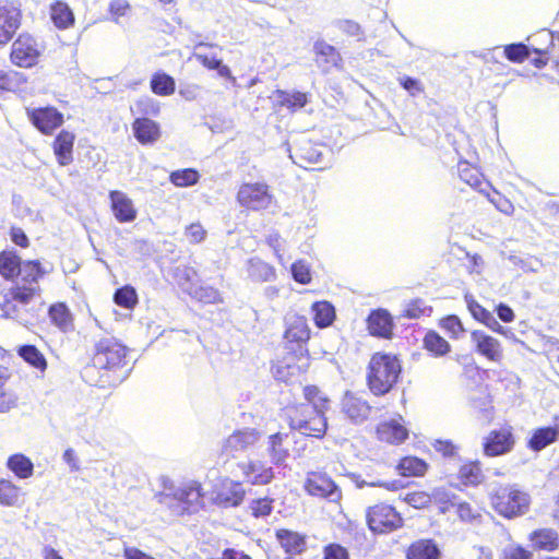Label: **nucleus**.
Returning <instances> with one entry per match:
<instances>
[{"instance_id": "obj_1", "label": "nucleus", "mask_w": 559, "mask_h": 559, "mask_svg": "<svg viewBox=\"0 0 559 559\" xmlns=\"http://www.w3.org/2000/svg\"><path fill=\"white\" fill-rule=\"evenodd\" d=\"M128 347L114 336H104L94 344L90 365L85 368L87 381L103 389L115 388L124 378Z\"/></svg>"}, {"instance_id": "obj_2", "label": "nucleus", "mask_w": 559, "mask_h": 559, "mask_svg": "<svg viewBox=\"0 0 559 559\" xmlns=\"http://www.w3.org/2000/svg\"><path fill=\"white\" fill-rule=\"evenodd\" d=\"M401 371L396 356L376 353L368 366L367 381L370 391L376 395L386 394L397 382Z\"/></svg>"}, {"instance_id": "obj_3", "label": "nucleus", "mask_w": 559, "mask_h": 559, "mask_svg": "<svg viewBox=\"0 0 559 559\" xmlns=\"http://www.w3.org/2000/svg\"><path fill=\"white\" fill-rule=\"evenodd\" d=\"M44 270L39 260H25L14 250L0 251V276L9 282L21 278L24 284H37L44 277Z\"/></svg>"}, {"instance_id": "obj_4", "label": "nucleus", "mask_w": 559, "mask_h": 559, "mask_svg": "<svg viewBox=\"0 0 559 559\" xmlns=\"http://www.w3.org/2000/svg\"><path fill=\"white\" fill-rule=\"evenodd\" d=\"M491 506L500 515L512 519L528 511L531 499L528 493L515 485H499L490 493Z\"/></svg>"}, {"instance_id": "obj_5", "label": "nucleus", "mask_w": 559, "mask_h": 559, "mask_svg": "<svg viewBox=\"0 0 559 559\" xmlns=\"http://www.w3.org/2000/svg\"><path fill=\"white\" fill-rule=\"evenodd\" d=\"M45 45L35 35L28 32L20 33L13 40L10 52V62L20 69H32L38 66Z\"/></svg>"}, {"instance_id": "obj_6", "label": "nucleus", "mask_w": 559, "mask_h": 559, "mask_svg": "<svg viewBox=\"0 0 559 559\" xmlns=\"http://www.w3.org/2000/svg\"><path fill=\"white\" fill-rule=\"evenodd\" d=\"M288 425L293 430H298L307 437L321 439L324 437L328 423L326 417H313L299 405L287 407Z\"/></svg>"}, {"instance_id": "obj_7", "label": "nucleus", "mask_w": 559, "mask_h": 559, "mask_svg": "<svg viewBox=\"0 0 559 559\" xmlns=\"http://www.w3.org/2000/svg\"><path fill=\"white\" fill-rule=\"evenodd\" d=\"M236 200L249 211H261L271 205L273 195L265 182H245L240 185Z\"/></svg>"}, {"instance_id": "obj_8", "label": "nucleus", "mask_w": 559, "mask_h": 559, "mask_svg": "<svg viewBox=\"0 0 559 559\" xmlns=\"http://www.w3.org/2000/svg\"><path fill=\"white\" fill-rule=\"evenodd\" d=\"M25 114L31 124L44 135H52L64 123V115L52 105L26 108Z\"/></svg>"}, {"instance_id": "obj_9", "label": "nucleus", "mask_w": 559, "mask_h": 559, "mask_svg": "<svg viewBox=\"0 0 559 559\" xmlns=\"http://www.w3.org/2000/svg\"><path fill=\"white\" fill-rule=\"evenodd\" d=\"M40 289L35 284H24L12 286L4 295L0 305L7 317L17 318L24 307H26L37 295Z\"/></svg>"}, {"instance_id": "obj_10", "label": "nucleus", "mask_w": 559, "mask_h": 559, "mask_svg": "<svg viewBox=\"0 0 559 559\" xmlns=\"http://www.w3.org/2000/svg\"><path fill=\"white\" fill-rule=\"evenodd\" d=\"M304 489L312 497L328 499L333 502L338 501L342 497L341 489L335 481L321 471H312L307 474Z\"/></svg>"}, {"instance_id": "obj_11", "label": "nucleus", "mask_w": 559, "mask_h": 559, "mask_svg": "<svg viewBox=\"0 0 559 559\" xmlns=\"http://www.w3.org/2000/svg\"><path fill=\"white\" fill-rule=\"evenodd\" d=\"M277 366V372L283 381H299L310 367L309 350H286L285 356L278 361Z\"/></svg>"}, {"instance_id": "obj_12", "label": "nucleus", "mask_w": 559, "mask_h": 559, "mask_svg": "<svg viewBox=\"0 0 559 559\" xmlns=\"http://www.w3.org/2000/svg\"><path fill=\"white\" fill-rule=\"evenodd\" d=\"M367 523L373 533H388L402 526V516L389 504H377L368 509Z\"/></svg>"}, {"instance_id": "obj_13", "label": "nucleus", "mask_w": 559, "mask_h": 559, "mask_svg": "<svg viewBox=\"0 0 559 559\" xmlns=\"http://www.w3.org/2000/svg\"><path fill=\"white\" fill-rule=\"evenodd\" d=\"M311 337V329L304 316H295L287 323L283 334L286 350H309L308 342Z\"/></svg>"}, {"instance_id": "obj_14", "label": "nucleus", "mask_w": 559, "mask_h": 559, "mask_svg": "<svg viewBox=\"0 0 559 559\" xmlns=\"http://www.w3.org/2000/svg\"><path fill=\"white\" fill-rule=\"evenodd\" d=\"M22 22V11L13 2L0 5V47L5 46L14 36Z\"/></svg>"}, {"instance_id": "obj_15", "label": "nucleus", "mask_w": 559, "mask_h": 559, "mask_svg": "<svg viewBox=\"0 0 559 559\" xmlns=\"http://www.w3.org/2000/svg\"><path fill=\"white\" fill-rule=\"evenodd\" d=\"M174 499L181 506L182 512L193 513L203 506L204 493L199 481L192 480L179 487L173 493Z\"/></svg>"}, {"instance_id": "obj_16", "label": "nucleus", "mask_w": 559, "mask_h": 559, "mask_svg": "<svg viewBox=\"0 0 559 559\" xmlns=\"http://www.w3.org/2000/svg\"><path fill=\"white\" fill-rule=\"evenodd\" d=\"M259 439V432L254 429L246 428L236 430L229 435L222 444V454L228 459L236 453L248 450L253 447Z\"/></svg>"}, {"instance_id": "obj_17", "label": "nucleus", "mask_w": 559, "mask_h": 559, "mask_svg": "<svg viewBox=\"0 0 559 559\" xmlns=\"http://www.w3.org/2000/svg\"><path fill=\"white\" fill-rule=\"evenodd\" d=\"M514 442L510 428L492 430L484 440V453L490 457L507 454L513 449Z\"/></svg>"}, {"instance_id": "obj_18", "label": "nucleus", "mask_w": 559, "mask_h": 559, "mask_svg": "<svg viewBox=\"0 0 559 559\" xmlns=\"http://www.w3.org/2000/svg\"><path fill=\"white\" fill-rule=\"evenodd\" d=\"M134 139L142 146H152L162 138V127L159 122L150 117H135L131 123Z\"/></svg>"}, {"instance_id": "obj_19", "label": "nucleus", "mask_w": 559, "mask_h": 559, "mask_svg": "<svg viewBox=\"0 0 559 559\" xmlns=\"http://www.w3.org/2000/svg\"><path fill=\"white\" fill-rule=\"evenodd\" d=\"M246 483L253 486H264L274 479V471L265 461L249 460L240 464Z\"/></svg>"}, {"instance_id": "obj_20", "label": "nucleus", "mask_w": 559, "mask_h": 559, "mask_svg": "<svg viewBox=\"0 0 559 559\" xmlns=\"http://www.w3.org/2000/svg\"><path fill=\"white\" fill-rule=\"evenodd\" d=\"M395 324L391 313L383 308L372 310L367 318V329L370 335L391 340Z\"/></svg>"}, {"instance_id": "obj_21", "label": "nucleus", "mask_w": 559, "mask_h": 559, "mask_svg": "<svg viewBox=\"0 0 559 559\" xmlns=\"http://www.w3.org/2000/svg\"><path fill=\"white\" fill-rule=\"evenodd\" d=\"M75 143L74 132L62 129L51 142V150L59 166L64 167L73 162V151Z\"/></svg>"}, {"instance_id": "obj_22", "label": "nucleus", "mask_w": 559, "mask_h": 559, "mask_svg": "<svg viewBox=\"0 0 559 559\" xmlns=\"http://www.w3.org/2000/svg\"><path fill=\"white\" fill-rule=\"evenodd\" d=\"M246 497V490L240 481L225 479L215 490L214 501L224 508H233L241 504Z\"/></svg>"}, {"instance_id": "obj_23", "label": "nucleus", "mask_w": 559, "mask_h": 559, "mask_svg": "<svg viewBox=\"0 0 559 559\" xmlns=\"http://www.w3.org/2000/svg\"><path fill=\"white\" fill-rule=\"evenodd\" d=\"M110 209L119 223H131L136 218L138 211L133 201L122 191L109 192Z\"/></svg>"}, {"instance_id": "obj_24", "label": "nucleus", "mask_w": 559, "mask_h": 559, "mask_svg": "<svg viewBox=\"0 0 559 559\" xmlns=\"http://www.w3.org/2000/svg\"><path fill=\"white\" fill-rule=\"evenodd\" d=\"M471 338L480 355L495 362L501 361L503 354L498 340L477 330L472 332Z\"/></svg>"}, {"instance_id": "obj_25", "label": "nucleus", "mask_w": 559, "mask_h": 559, "mask_svg": "<svg viewBox=\"0 0 559 559\" xmlns=\"http://www.w3.org/2000/svg\"><path fill=\"white\" fill-rule=\"evenodd\" d=\"M50 323L62 333H71L75 329L74 314L63 301L51 304L48 308Z\"/></svg>"}, {"instance_id": "obj_26", "label": "nucleus", "mask_w": 559, "mask_h": 559, "mask_svg": "<svg viewBox=\"0 0 559 559\" xmlns=\"http://www.w3.org/2000/svg\"><path fill=\"white\" fill-rule=\"evenodd\" d=\"M275 538L289 555H300L307 549V535L289 528H277Z\"/></svg>"}, {"instance_id": "obj_27", "label": "nucleus", "mask_w": 559, "mask_h": 559, "mask_svg": "<svg viewBox=\"0 0 559 559\" xmlns=\"http://www.w3.org/2000/svg\"><path fill=\"white\" fill-rule=\"evenodd\" d=\"M406 559H441L442 551L431 538H421L413 542L406 549Z\"/></svg>"}, {"instance_id": "obj_28", "label": "nucleus", "mask_w": 559, "mask_h": 559, "mask_svg": "<svg viewBox=\"0 0 559 559\" xmlns=\"http://www.w3.org/2000/svg\"><path fill=\"white\" fill-rule=\"evenodd\" d=\"M274 106L277 108H287L290 112H295L304 108L309 99L308 94L300 91L288 92L284 90H275L273 92Z\"/></svg>"}, {"instance_id": "obj_29", "label": "nucleus", "mask_w": 559, "mask_h": 559, "mask_svg": "<svg viewBox=\"0 0 559 559\" xmlns=\"http://www.w3.org/2000/svg\"><path fill=\"white\" fill-rule=\"evenodd\" d=\"M378 438L389 443H402L408 436L407 429L396 419L381 423L377 428Z\"/></svg>"}, {"instance_id": "obj_30", "label": "nucleus", "mask_w": 559, "mask_h": 559, "mask_svg": "<svg viewBox=\"0 0 559 559\" xmlns=\"http://www.w3.org/2000/svg\"><path fill=\"white\" fill-rule=\"evenodd\" d=\"M50 19L58 29H67L74 25L75 17L67 2L57 0L50 4Z\"/></svg>"}, {"instance_id": "obj_31", "label": "nucleus", "mask_w": 559, "mask_h": 559, "mask_svg": "<svg viewBox=\"0 0 559 559\" xmlns=\"http://www.w3.org/2000/svg\"><path fill=\"white\" fill-rule=\"evenodd\" d=\"M16 354L24 362L33 369L44 373L48 368V361L45 355L32 344H23L16 348Z\"/></svg>"}, {"instance_id": "obj_32", "label": "nucleus", "mask_w": 559, "mask_h": 559, "mask_svg": "<svg viewBox=\"0 0 559 559\" xmlns=\"http://www.w3.org/2000/svg\"><path fill=\"white\" fill-rule=\"evenodd\" d=\"M12 372L5 366L0 365V414L8 413L17 406V396L7 388Z\"/></svg>"}, {"instance_id": "obj_33", "label": "nucleus", "mask_w": 559, "mask_h": 559, "mask_svg": "<svg viewBox=\"0 0 559 559\" xmlns=\"http://www.w3.org/2000/svg\"><path fill=\"white\" fill-rule=\"evenodd\" d=\"M247 274L252 282L263 283L275 278V269L259 258H251L247 262Z\"/></svg>"}, {"instance_id": "obj_34", "label": "nucleus", "mask_w": 559, "mask_h": 559, "mask_svg": "<svg viewBox=\"0 0 559 559\" xmlns=\"http://www.w3.org/2000/svg\"><path fill=\"white\" fill-rule=\"evenodd\" d=\"M311 313L314 325L319 329L332 325L336 317L334 306L326 300L313 302L311 305Z\"/></svg>"}, {"instance_id": "obj_35", "label": "nucleus", "mask_w": 559, "mask_h": 559, "mask_svg": "<svg viewBox=\"0 0 559 559\" xmlns=\"http://www.w3.org/2000/svg\"><path fill=\"white\" fill-rule=\"evenodd\" d=\"M288 433L276 432L269 437L267 452L272 462L276 465L284 463L289 456V450L286 447Z\"/></svg>"}, {"instance_id": "obj_36", "label": "nucleus", "mask_w": 559, "mask_h": 559, "mask_svg": "<svg viewBox=\"0 0 559 559\" xmlns=\"http://www.w3.org/2000/svg\"><path fill=\"white\" fill-rule=\"evenodd\" d=\"M7 467L11 471L17 478L26 479L33 476L34 474V464L29 457L24 455L23 453H14L10 455L7 460Z\"/></svg>"}, {"instance_id": "obj_37", "label": "nucleus", "mask_w": 559, "mask_h": 559, "mask_svg": "<svg viewBox=\"0 0 559 559\" xmlns=\"http://www.w3.org/2000/svg\"><path fill=\"white\" fill-rule=\"evenodd\" d=\"M314 55L316 63L325 71L337 66L341 60L337 50L322 41L314 45Z\"/></svg>"}, {"instance_id": "obj_38", "label": "nucleus", "mask_w": 559, "mask_h": 559, "mask_svg": "<svg viewBox=\"0 0 559 559\" xmlns=\"http://www.w3.org/2000/svg\"><path fill=\"white\" fill-rule=\"evenodd\" d=\"M194 58L205 69L215 70L221 78L234 79L229 67L216 53L195 52Z\"/></svg>"}, {"instance_id": "obj_39", "label": "nucleus", "mask_w": 559, "mask_h": 559, "mask_svg": "<svg viewBox=\"0 0 559 559\" xmlns=\"http://www.w3.org/2000/svg\"><path fill=\"white\" fill-rule=\"evenodd\" d=\"M150 87L152 93L157 96H170L176 91V81L168 73L156 71L151 76Z\"/></svg>"}, {"instance_id": "obj_40", "label": "nucleus", "mask_w": 559, "mask_h": 559, "mask_svg": "<svg viewBox=\"0 0 559 559\" xmlns=\"http://www.w3.org/2000/svg\"><path fill=\"white\" fill-rule=\"evenodd\" d=\"M27 82L24 73L13 69H0V91L16 92Z\"/></svg>"}, {"instance_id": "obj_41", "label": "nucleus", "mask_w": 559, "mask_h": 559, "mask_svg": "<svg viewBox=\"0 0 559 559\" xmlns=\"http://www.w3.org/2000/svg\"><path fill=\"white\" fill-rule=\"evenodd\" d=\"M295 157L301 166L306 164H316L321 158V152L311 141H301L295 147Z\"/></svg>"}, {"instance_id": "obj_42", "label": "nucleus", "mask_w": 559, "mask_h": 559, "mask_svg": "<svg viewBox=\"0 0 559 559\" xmlns=\"http://www.w3.org/2000/svg\"><path fill=\"white\" fill-rule=\"evenodd\" d=\"M22 496L21 488L12 480L0 479V504L4 507L16 506Z\"/></svg>"}, {"instance_id": "obj_43", "label": "nucleus", "mask_w": 559, "mask_h": 559, "mask_svg": "<svg viewBox=\"0 0 559 559\" xmlns=\"http://www.w3.org/2000/svg\"><path fill=\"white\" fill-rule=\"evenodd\" d=\"M424 347L435 357H441L451 350V346L435 331H429L424 337Z\"/></svg>"}, {"instance_id": "obj_44", "label": "nucleus", "mask_w": 559, "mask_h": 559, "mask_svg": "<svg viewBox=\"0 0 559 559\" xmlns=\"http://www.w3.org/2000/svg\"><path fill=\"white\" fill-rule=\"evenodd\" d=\"M200 179V174L194 168H183L174 170L169 174V181L179 188L195 185Z\"/></svg>"}, {"instance_id": "obj_45", "label": "nucleus", "mask_w": 559, "mask_h": 559, "mask_svg": "<svg viewBox=\"0 0 559 559\" xmlns=\"http://www.w3.org/2000/svg\"><path fill=\"white\" fill-rule=\"evenodd\" d=\"M557 439V430L552 427L537 429L530 439V447L534 451H540Z\"/></svg>"}, {"instance_id": "obj_46", "label": "nucleus", "mask_w": 559, "mask_h": 559, "mask_svg": "<svg viewBox=\"0 0 559 559\" xmlns=\"http://www.w3.org/2000/svg\"><path fill=\"white\" fill-rule=\"evenodd\" d=\"M133 115L138 117L157 116L160 111L159 104L150 96H142L135 100L134 106L130 108Z\"/></svg>"}, {"instance_id": "obj_47", "label": "nucleus", "mask_w": 559, "mask_h": 559, "mask_svg": "<svg viewBox=\"0 0 559 559\" xmlns=\"http://www.w3.org/2000/svg\"><path fill=\"white\" fill-rule=\"evenodd\" d=\"M114 301L117 306L130 310L138 305L139 298L132 286L124 285L115 292Z\"/></svg>"}, {"instance_id": "obj_48", "label": "nucleus", "mask_w": 559, "mask_h": 559, "mask_svg": "<svg viewBox=\"0 0 559 559\" xmlns=\"http://www.w3.org/2000/svg\"><path fill=\"white\" fill-rule=\"evenodd\" d=\"M397 468L403 476H420L426 472L427 464L418 457L406 456L401 460Z\"/></svg>"}, {"instance_id": "obj_49", "label": "nucleus", "mask_w": 559, "mask_h": 559, "mask_svg": "<svg viewBox=\"0 0 559 559\" xmlns=\"http://www.w3.org/2000/svg\"><path fill=\"white\" fill-rule=\"evenodd\" d=\"M274 502V498L271 497L255 498L251 500L248 509L254 519L266 518L273 512Z\"/></svg>"}, {"instance_id": "obj_50", "label": "nucleus", "mask_w": 559, "mask_h": 559, "mask_svg": "<svg viewBox=\"0 0 559 559\" xmlns=\"http://www.w3.org/2000/svg\"><path fill=\"white\" fill-rule=\"evenodd\" d=\"M301 408H305V412L308 415L313 417H326L328 413L332 408V403L330 399L323 394L318 400L311 401L310 403L300 404Z\"/></svg>"}, {"instance_id": "obj_51", "label": "nucleus", "mask_w": 559, "mask_h": 559, "mask_svg": "<svg viewBox=\"0 0 559 559\" xmlns=\"http://www.w3.org/2000/svg\"><path fill=\"white\" fill-rule=\"evenodd\" d=\"M459 497L445 488H436L431 492V502H436L440 506L442 513L448 512L451 508H454Z\"/></svg>"}, {"instance_id": "obj_52", "label": "nucleus", "mask_w": 559, "mask_h": 559, "mask_svg": "<svg viewBox=\"0 0 559 559\" xmlns=\"http://www.w3.org/2000/svg\"><path fill=\"white\" fill-rule=\"evenodd\" d=\"M534 544L545 550H554L558 547V534L552 530H540L533 535Z\"/></svg>"}, {"instance_id": "obj_53", "label": "nucleus", "mask_w": 559, "mask_h": 559, "mask_svg": "<svg viewBox=\"0 0 559 559\" xmlns=\"http://www.w3.org/2000/svg\"><path fill=\"white\" fill-rule=\"evenodd\" d=\"M460 477L465 484L477 485L481 481L483 474L479 463L465 464L460 468Z\"/></svg>"}, {"instance_id": "obj_54", "label": "nucleus", "mask_w": 559, "mask_h": 559, "mask_svg": "<svg viewBox=\"0 0 559 559\" xmlns=\"http://www.w3.org/2000/svg\"><path fill=\"white\" fill-rule=\"evenodd\" d=\"M292 274L294 280L299 284H309L311 282L310 266L304 260H298L292 264Z\"/></svg>"}, {"instance_id": "obj_55", "label": "nucleus", "mask_w": 559, "mask_h": 559, "mask_svg": "<svg viewBox=\"0 0 559 559\" xmlns=\"http://www.w3.org/2000/svg\"><path fill=\"white\" fill-rule=\"evenodd\" d=\"M207 235L206 229L200 222L191 223L185 228V236L192 245L201 243Z\"/></svg>"}, {"instance_id": "obj_56", "label": "nucleus", "mask_w": 559, "mask_h": 559, "mask_svg": "<svg viewBox=\"0 0 559 559\" xmlns=\"http://www.w3.org/2000/svg\"><path fill=\"white\" fill-rule=\"evenodd\" d=\"M371 407L360 397L352 395V421L358 423L365 420L370 413Z\"/></svg>"}, {"instance_id": "obj_57", "label": "nucleus", "mask_w": 559, "mask_h": 559, "mask_svg": "<svg viewBox=\"0 0 559 559\" xmlns=\"http://www.w3.org/2000/svg\"><path fill=\"white\" fill-rule=\"evenodd\" d=\"M506 57L513 62H522L528 58L530 52L524 44H511L504 48Z\"/></svg>"}, {"instance_id": "obj_58", "label": "nucleus", "mask_w": 559, "mask_h": 559, "mask_svg": "<svg viewBox=\"0 0 559 559\" xmlns=\"http://www.w3.org/2000/svg\"><path fill=\"white\" fill-rule=\"evenodd\" d=\"M465 300L469 312L479 322L484 323L491 314L490 311L480 306L472 296L466 295Z\"/></svg>"}, {"instance_id": "obj_59", "label": "nucleus", "mask_w": 559, "mask_h": 559, "mask_svg": "<svg viewBox=\"0 0 559 559\" xmlns=\"http://www.w3.org/2000/svg\"><path fill=\"white\" fill-rule=\"evenodd\" d=\"M404 500L416 509L425 508L431 502V493L424 491L409 492Z\"/></svg>"}, {"instance_id": "obj_60", "label": "nucleus", "mask_w": 559, "mask_h": 559, "mask_svg": "<svg viewBox=\"0 0 559 559\" xmlns=\"http://www.w3.org/2000/svg\"><path fill=\"white\" fill-rule=\"evenodd\" d=\"M430 311L431 309L425 306L423 300L418 299L407 305L406 309L404 310V316L409 319H417Z\"/></svg>"}, {"instance_id": "obj_61", "label": "nucleus", "mask_w": 559, "mask_h": 559, "mask_svg": "<svg viewBox=\"0 0 559 559\" xmlns=\"http://www.w3.org/2000/svg\"><path fill=\"white\" fill-rule=\"evenodd\" d=\"M459 176L471 187H476L480 183L477 171L471 169L467 163H462L459 165Z\"/></svg>"}, {"instance_id": "obj_62", "label": "nucleus", "mask_w": 559, "mask_h": 559, "mask_svg": "<svg viewBox=\"0 0 559 559\" xmlns=\"http://www.w3.org/2000/svg\"><path fill=\"white\" fill-rule=\"evenodd\" d=\"M456 513L459 518L462 521H473L475 520L479 514L471 507L469 503L462 501L460 498L457 499L455 506H454Z\"/></svg>"}, {"instance_id": "obj_63", "label": "nucleus", "mask_w": 559, "mask_h": 559, "mask_svg": "<svg viewBox=\"0 0 559 559\" xmlns=\"http://www.w3.org/2000/svg\"><path fill=\"white\" fill-rule=\"evenodd\" d=\"M324 559H348L347 549L338 544L324 547Z\"/></svg>"}, {"instance_id": "obj_64", "label": "nucleus", "mask_w": 559, "mask_h": 559, "mask_svg": "<svg viewBox=\"0 0 559 559\" xmlns=\"http://www.w3.org/2000/svg\"><path fill=\"white\" fill-rule=\"evenodd\" d=\"M503 559H532V554L522 547L509 546L503 550Z\"/></svg>"}]
</instances>
